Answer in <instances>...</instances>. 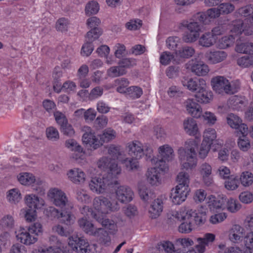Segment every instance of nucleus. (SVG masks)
<instances>
[{"label": "nucleus", "mask_w": 253, "mask_h": 253, "mask_svg": "<svg viewBox=\"0 0 253 253\" xmlns=\"http://www.w3.org/2000/svg\"><path fill=\"white\" fill-rule=\"evenodd\" d=\"M98 167L107 170V173L102 178H93L89 183L90 189L98 193H102L107 188L114 187V185L119 184L118 175L121 173V168L118 164L111 158L103 157L98 162Z\"/></svg>", "instance_id": "nucleus-1"}, {"label": "nucleus", "mask_w": 253, "mask_h": 253, "mask_svg": "<svg viewBox=\"0 0 253 253\" xmlns=\"http://www.w3.org/2000/svg\"><path fill=\"white\" fill-rule=\"evenodd\" d=\"M177 181L178 184L171 190L170 198L173 203L179 205L184 201L189 194L190 189L188 184L189 182V175L185 172L181 171L177 176Z\"/></svg>", "instance_id": "nucleus-2"}, {"label": "nucleus", "mask_w": 253, "mask_h": 253, "mask_svg": "<svg viewBox=\"0 0 253 253\" xmlns=\"http://www.w3.org/2000/svg\"><path fill=\"white\" fill-rule=\"evenodd\" d=\"M115 132L113 129L107 128L103 133L96 137L91 133H85L82 137L84 143L88 144L93 149H96L105 142H108L115 137Z\"/></svg>", "instance_id": "nucleus-3"}, {"label": "nucleus", "mask_w": 253, "mask_h": 253, "mask_svg": "<svg viewBox=\"0 0 253 253\" xmlns=\"http://www.w3.org/2000/svg\"><path fill=\"white\" fill-rule=\"evenodd\" d=\"M203 140L202 142L199 155L200 158L204 159L209 153L210 149L213 151L218 149L220 145L217 143L216 133L215 130L213 128H208L204 132Z\"/></svg>", "instance_id": "nucleus-4"}, {"label": "nucleus", "mask_w": 253, "mask_h": 253, "mask_svg": "<svg viewBox=\"0 0 253 253\" xmlns=\"http://www.w3.org/2000/svg\"><path fill=\"white\" fill-rule=\"evenodd\" d=\"M196 149H197V144L195 141H191L184 149H182L178 150L179 159L181 161H186L182 164L183 169L187 170L196 165Z\"/></svg>", "instance_id": "nucleus-5"}, {"label": "nucleus", "mask_w": 253, "mask_h": 253, "mask_svg": "<svg viewBox=\"0 0 253 253\" xmlns=\"http://www.w3.org/2000/svg\"><path fill=\"white\" fill-rule=\"evenodd\" d=\"M183 27L187 28L189 32L185 33L182 37V40L185 42H195L199 37V33L202 31L203 28L201 23L197 21H183L180 24Z\"/></svg>", "instance_id": "nucleus-6"}, {"label": "nucleus", "mask_w": 253, "mask_h": 253, "mask_svg": "<svg viewBox=\"0 0 253 253\" xmlns=\"http://www.w3.org/2000/svg\"><path fill=\"white\" fill-rule=\"evenodd\" d=\"M91 217L99 223H100L102 226L105 228V229L102 228H98V233L103 234V233H104L106 234V236H108L109 235H113L116 233L117 227L114 221L105 218L104 215L100 216L99 214L93 211L91 212ZM104 236H106V235H104Z\"/></svg>", "instance_id": "nucleus-7"}, {"label": "nucleus", "mask_w": 253, "mask_h": 253, "mask_svg": "<svg viewBox=\"0 0 253 253\" xmlns=\"http://www.w3.org/2000/svg\"><path fill=\"white\" fill-rule=\"evenodd\" d=\"M211 84L213 89L218 94L225 92L227 94H231L235 90V88L231 89L229 82L228 80L223 76H217L212 78Z\"/></svg>", "instance_id": "nucleus-8"}, {"label": "nucleus", "mask_w": 253, "mask_h": 253, "mask_svg": "<svg viewBox=\"0 0 253 253\" xmlns=\"http://www.w3.org/2000/svg\"><path fill=\"white\" fill-rule=\"evenodd\" d=\"M47 196L54 205L60 207L61 209L66 208L68 206V199L66 194L61 190L58 188H52L49 190Z\"/></svg>", "instance_id": "nucleus-9"}, {"label": "nucleus", "mask_w": 253, "mask_h": 253, "mask_svg": "<svg viewBox=\"0 0 253 253\" xmlns=\"http://www.w3.org/2000/svg\"><path fill=\"white\" fill-rule=\"evenodd\" d=\"M18 181L22 185H27L35 183L36 185H33V189L41 194L44 193L42 187L40 186L42 184V181L40 179H36L35 176L31 173L23 172L20 173L17 176Z\"/></svg>", "instance_id": "nucleus-10"}, {"label": "nucleus", "mask_w": 253, "mask_h": 253, "mask_svg": "<svg viewBox=\"0 0 253 253\" xmlns=\"http://www.w3.org/2000/svg\"><path fill=\"white\" fill-rule=\"evenodd\" d=\"M111 205L112 204L108 199L103 196H99L96 197L93 201V206L97 211H94L91 209L88 211L90 212L91 216L92 211L99 214L100 216L103 215L102 214H105L108 213L109 211H113Z\"/></svg>", "instance_id": "nucleus-11"}, {"label": "nucleus", "mask_w": 253, "mask_h": 253, "mask_svg": "<svg viewBox=\"0 0 253 253\" xmlns=\"http://www.w3.org/2000/svg\"><path fill=\"white\" fill-rule=\"evenodd\" d=\"M68 246L67 249L71 247L72 250L78 253H88L89 244L84 238H68Z\"/></svg>", "instance_id": "nucleus-12"}, {"label": "nucleus", "mask_w": 253, "mask_h": 253, "mask_svg": "<svg viewBox=\"0 0 253 253\" xmlns=\"http://www.w3.org/2000/svg\"><path fill=\"white\" fill-rule=\"evenodd\" d=\"M118 185H114L117 189L116 190V197L118 201L122 203H127L130 202L133 196V192L128 186H120Z\"/></svg>", "instance_id": "nucleus-13"}, {"label": "nucleus", "mask_w": 253, "mask_h": 253, "mask_svg": "<svg viewBox=\"0 0 253 253\" xmlns=\"http://www.w3.org/2000/svg\"><path fill=\"white\" fill-rule=\"evenodd\" d=\"M159 152L161 158L157 161L156 164L160 167H161L163 163L169 162L173 158V149L168 145H164L160 147Z\"/></svg>", "instance_id": "nucleus-14"}, {"label": "nucleus", "mask_w": 253, "mask_h": 253, "mask_svg": "<svg viewBox=\"0 0 253 253\" xmlns=\"http://www.w3.org/2000/svg\"><path fill=\"white\" fill-rule=\"evenodd\" d=\"M227 198L223 195H218L216 197L211 195L210 198L209 207L211 211L223 210L226 209Z\"/></svg>", "instance_id": "nucleus-15"}, {"label": "nucleus", "mask_w": 253, "mask_h": 253, "mask_svg": "<svg viewBox=\"0 0 253 253\" xmlns=\"http://www.w3.org/2000/svg\"><path fill=\"white\" fill-rule=\"evenodd\" d=\"M189 68L192 73L199 76H205L209 71L208 66L201 61L191 60Z\"/></svg>", "instance_id": "nucleus-16"}, {"label": "nucleus", "mask_w": 253, "mask_h": 253, "mask_svg": "<svg viewBox=\"0 0 253 253\" xmlns=\"http://www.w3.org/2000/svg\"><path fill=\"white\" fill-rule=\"evenodd\" d=\"M78 223L80 228L88 235L96 236L98 234V228H95L93 224L86 218H80Z\"/></svg>", "instance_id": "nucleus-17"}, {"label": "nucleus", "mask_w": 253, "mask_h": 253, "mask_svg": "<svg viewBox=\"0 0 253 253\" xmlns=\"http://www.w3.org/2000/svg\"><path fill=\"white\" fill-rule=\"evenodd\" d=\"M28 230V231L27 229L23 227H20L18 233L17 231H15L16 237H18L19 236H25L26 237H30L31 234H35L36 236H41L42 235V226L40 223L36 222L34 223V225L31 228H29Z\"/></svg>", "instance_id": "nucleus-18"}, {"label": "nucleus", "mask_w": 253, "mask_h": 253, "mask_svg": "<svg viewBox=\"0 0 253 253\" xmlns=\"http://www.w3.org/2000/svg\"><path fill=\"white\" fill-rule=\"evenodd\" d=\"M25 202L28 206L27 210H33L36 211V209L41 208L44 205V201L35 195H28L25 197Z\"/></svg>", "instance_id": "nucleus-19"}, {"label": "nucleus", "mask_w": 253, "mask_h": 253, "mask_svg": "<svg viewBox=\"0 0 253 253\" xmlns=\"http://www.w3.org/2000/svg\"><path fill=\"white\" fill-rule=\"evenodd\" d=\"M227 57V54L223 51H208L205 57L208 62L216 64L223 61Z\"/></svg>", "instance_id": "nucleus-20"}, {"label": "nucleus", "mask_w": 253, "mask_h": 253, "mask_svg": "<svg viewBox=\"0 0 253 253\" xmlns=\"http://www.w3.org/2000/svg\"><path fill=\"white\" fill-rule=\"evenodd\" d=\"M127 148L128 154L132 158L139 159L144 154L142 144L139 141L132 142Z\"/></svg>", "instance_id": "nucleus-21"}, {"label": "nucleus", "mask_w": 253, "mask_h": 253, "mask_svg": "<svg viewBox=\"0 0 253 253\" xmlns=\"http://www.w3.org/2000/svg\"><path fill=\"white\" fill-rule=\"evenodd\" d=\"M164 203L161 199H155L151 204L149 209V216L151 219L158 218L163 210Z\"/></svg>", "instance_id": "nucleus-22"}, {"label": "nucleus", "mask_w": 253, "mask_h": 253, "mask_svg": "<svg viewBox=\"0 0 253 253\" xmlns=\"http://www.w3.org/2000/svg\"><path fill=\"white\" fill-rule=\"evenodd\" d=\"M184 104L187 111L193 117L199 118L201 117L202 113V108L193 99H188Z\"/></svg>", "instance_id": "nucleus-23"}, {"label": "nucleus", "mask_w": 253, "mask_h": 253, "mask_svg": "<svg viewBox=\"0 0 253 253\" xmlns=\"http://www.w3.org/2000/svg\"><path fill=\"white\" fill-rule=\"evenodd\" d=\"M215 238H197L198 244L195 247V249H189L184 253H204L206 247L209 243L213 242Z\"/></svg>", "instance_id": "nucleus-24"}, {"label": "nucleus", "mask_w": 253, "mask_h": 253, "mask_svg": "<svg viewBox=\"0 0 253 253\" xmlns=\"http://www.w3.org/2000/svg\"><path fill=\"white\" fill-rule=\"evenodd\" d=\"M68 175L71 180L76 184L83 183L85 179V175L84 172L78 168L71 169Z\"/></svg>", "instance_id": "nucleus-25"}, {"label": "nucleus", "mask_w": 253, "mask_h": 253, "mask_svg": "<svg viewBox=\"0 0 253 253\" xmlns=\"http://www.w3.org/2000/svg\"><path fill=\"white\" fill-rule=\"evenodd\" d=\"M72 207L68 206L66 208H64L61 210L60 216L61 221L66 225L73 223L74 221L75 216L72 213Z\"/></svg>", "instance_id": "nucleus-26"}, {"label": "nucleus", "mask_w": 253, "mask_h": 253, "mask_svg": "<svg viewBox=\"0 0 253 253\" xmlns=\"http://www.w3.org/2000/svg\"><path fill=\"white\" fill-rule=\"evenodd\" d=\"M185 131L190 135H195L198 131V127L196 121L192 118H188L183 122Z\"/></svg>", "instance_id": "nucleus-27"}, {"label": "nucleus", "mask_w": 253, "mask_h": 253, "mask_svg": "<svg viewBox=\"0 0 253 253\" xmlns=\"http://www.w3.org/2000/svg\"><path fill=\"white\" fill-rule=\"evenodd\" d=\"M215 42V37L210 32L204 34L199 40V44L206 47H209L213 45Z\"/></svg>", "instance_id": "nucleus-28"}, {"label": "nucleus", "mask_w": 253, "mask_h": 253, "mask_svg": "<svg viewBox=\"0 0 253 253\" xmlns=\"http://www.w3.org/2000/svg\"><path fill=\"white\" fill-rule=\"evenodd\" d=\"M196 215V211L191 209H181L180 213L178 214L177 217L181 218L183 220H186L188 222H191V225H194V217Z\"/></svg>", "instance_id": "nucleus-29"}, {"label": "nucleus", "mask_w": 253, "mask_h": 253, "mask_svg": "<svg viewBox=\"0 0 253 253\" xmlns=\"http://www.w3.org/2000/svg\"><path fill=\"white\" fill-rule=\"evenodd\" d=\"M212 92L211 91H208L206 90V88L202 89V91H199V92H196V94L195 95L197 102L205 104L209 103L212 99Z\"/></svg>", "instance_id": "nucleus-30"}, {"label": "nucleus", "mask_w": 253, "mask_h": 253, "mask_svg": "<svg viewBox=\"0 0 253 253\" xmlns=\"http://www.w3.org/2000/svg\"><path fill=\"white\" fill-rule=\"evenodd\" d=\"M195 52L193 47L183 46L178 50H176L175 54L177 56L181 58H189L194 54Z\"/></svg>", "instance_id": "nucleus-31"}, {"label": "nucleus", "mask_w": 253, "mask_h": 253, "mask_svg": "<svg viewBox=\"0 0 253 253\" xmlns=\"http://www.w3.org/2000/svg\"><path fill=\"white\" fill-rule=\"evenodd\" d=\"M236 51L239 53L253 54V43L242 42L239 43L237 40Z\"/></svg>", "instance_id": "nucleus-32"}, {"label": "nucleus", "mask_w": 253, "mask_h": 253, "mask_svg": "<svg viewBox=\"0 0 253 253\" xmlns=\"http://www.w3.org/2000/svg\"><path fill=\"white\" fill-rule=\"evenodd\" d=\"M147 181L152 185L160 183L159 176L155 168L148 169L146 173Z\"/></svg>", "instance_id": "nucleus-33"}, {"label": "nucleus", "mask_w": 253, "mask_h": 253, "mask_svg": "<svg viewBox=\"0 0 253 253\" xmlns=\"http://www.w3.org/2000/svg\"><path fill=\"white\" fill-rule=\"evenodd\" d=\"M102 34L103 30L101 28H93L86 33L85 39L89 42H93L98 40Z\"/></svg>", "instance_id": "nucleus-34"}, {"label": "nucleus", "mask_w": 253, "mask_h": 253, "mask_svg": "<svg viewBox=\"0 0 253 253\" xmlns=\"http://www.w3.org/2000/svg\"><path fill=\"white\" fill-rule=\"evenodd\" d=\"M138 159L134 158H127L123 161L126 169L129 171H137L140 168Z\"/></svg>", "instance_id": "nucleus-35"}, {"label": "nucleus", "mask_w": 253, "mask_h": 253, "mask_svg": "<svg viewBox=\"0 0 253 253\" xmlns=\"http://www.w3.org/2000/svg\"><path fill=\"white\" fill-rule=\"evenodd\" d=\"M65 145L66 147L72 151L77 152L79 154L84 153L82 147L73 139H69L66 140Z\"/></svg>", "instance_id": "nucleus-36"}, {"label": "nucleus", "mask_w": 253, "mask_h": 253, "mask_svg": "<svg viewBox=\"0 0 253 253\" xmlns=\"http://www.w3.org/2000/svg\"><path fill=\"white\" fill-rule=\"evenodd\" d=\"M127 71L126 69L122 68L120 65L116 66L110 67L107 70V75L108 76L112 78H115L125 75Z\"/></svg>", "instance_id": "nucleus-37"}, {"label": "nucleus", "mask_w": 253, "mask_h": 253, "mask_svg": "<svg viewBox=\"0 0 253 253\" xmlns=\"http://www.w3.org/2000/svg\"><path fill=\"white\" fill-rule=\"evenodd\" d=\"M237 63L242 68L253 67V56L245 55L242 56L237 59Z\"/></svg>", "instance_id": "nucleus-38"}, {"label": "nucleus", "mask_w": 253, "mask_h": 253, "mask_svg": "<svg viewBox=\"0 0 253 253\" xmlns=\"http://www.w3.org/2000/svg\"><path fill=\"white\" fill-rule=\"evenodd\" d=\"M99 9L98 3L95 1H89L85 7V13L87 16L96 14Z\"/></svg>", "instance_id": "nucleus-39"}, {"label": "nucleus", "mask_w": 253, "mask_h": 253, "mask_svg": "<svg viewBox=\"0 0 253 253\" xmlns=\"http://www.w3.org/2000/svg\"><path fill=\"white\" fill-rule=\"evenodd\" d=\"M226 119L227 124L233 128H237L242 122V120L237 115L233 113L229 114Z\"/></svg>", "instance_id": "nucleus-40"}, {"label": "nucleus", "mask_w": 253, "mask_h": 253, "mask_svg": "<svg viewBox=\"0 0 253 253\" xmlns=\"http://www.w3.org/2000/svg\"><path fill=\"white\" fill-rule=\"evenodd\" d=\"M125 93L128 95L131 98L135 99L141 96L142 94V90L139 87L132 86L126 88V91Z\"/></svg>", "instance_id": "nucleus-41"}, {"label": "nucleus", "mask_w": 253, "mask_h": 253, "mask_svg": "<svg viewBox=\"0 0 253 253\" xmlns=\"http://www.w3.org/2000/svg\"><path fill=\"white\" fill-rule=\"evenodd\" d=\"M240 179L243 185L249 186L253 182V174L249 171H244L242 173Z\"/></svg>", "instance_id": "nucleus-42"}, {"label": "nucleus", "mask_w": 253, "mask_h": 253, "mask_svg": "<svg viewBox=\"0 0 253 253\" xmlns=\"http://www.w3.org/2000/svg\"><path fill=\"white\" fill-rule=\"evenodd\" d=\"M167 253H181V250L175 249L174 245L169 241H165L159 245Z\"/></svg>", "instance_id": "nucleus-43"}, {"label": "nucleus", "mask_w": 253, "mask_h": 253, "mask_svg": "<svg viewBox=\"0 0 253 253\" xmlns=\"http://www.w3.org/2000/svg\"><path fill=\"white\" fill-rule=\"evenodd\" d=\"M39 253H70V250L67 249V247L64 249V246L60 245L58 247H49L46 250H42Z\"/></svg>", "instance_id": "nucleus-44"}, {"label": "nucleus", "mask_w": 253, "mask_h": 253, "mask_svg": "<svg viewBox=\"0 0 253 253\" xmlns=\"http://www.w3.org/2000/svg\"><path fill=\"white\" fill-rule=\"evenodd\" d=\"M238 145L239 148L245 152L247 151L251 147L250 142L245 135L239 137Z\"/></svg>", "instance_id": "nucleus-45"}, {"label": "nucleus", "mask_w": 253, "mask_h": 253, "mask_svg": "<svg viewBox=\"0 0 253 253\" xmlns=\"http://www.w3.org/2000/svg\"><path fill=\"white\" fill-rule=\"evenodd\" d=\"M115 83L119 85L117 88V91L121 93H125L126 91V88L129 85V82L126 78H121L117 79Z\"/></svg>", "instance_id": "nucleus-46"}, {"label": "nucleus", "mask_w": 253, "mask_h": 253, "mask_svg": "<svg viewBox=\"0 0 253 253\" xmlns=\"http://www.w3.org/2000/svg\"><path fill=\"white\" fill-rule=\"evenodd\" d=\"M244 25V24L242 21L239 20L235 22L230 30L231 35H234L236 38L237 37L238 35L241 34Z\"/></svg>", "instance_id": "nucleus-47"}, {"label": "nucleus", "mask_w": 253, "mask_h": 253, "mask_svg": "<svg viewBox=\"0 0 253 253\" xmlns=\"http://www.w3.org/2000/svg\"><path fill=\"white\" fill-rule=\"evenodd\" d=\"M13 218L10 215L3 217L0 221V227L2 229H9L13 227Z\"/></svg>", "instance_id": "nucleus-48"}, {"label": "nucleus", "mask_w": 253, "mask_h": 253, "mask_svg": "<svg viewBox=\"0 0 253 253\" xmlns=\"http://www.w3.org/2000/svg\"><path fill=\"white\" fill-rule=\"evenodd\" d=\"M226 208L231 212H235L241 208V205L234 199H227Z\"/></svg>", "instance_id": "nucleus-49"}, {"label": "nucleus", "mask_w": 253, "mask_h": 253, "mask_svg": "<svg viewBox=\"0 0 253 253\" xmlns=\"http://www.w3.org/2000/svg\"><path fill=\"white\" fill-rule=\"evenodd\" d=\"M118 65H120L122 68L126 69V68H130L135 66L136 65V61L134 58H125L119 61Z\"/></svg>", "instance_id": "nucleus-50"}, {"label": "nucleus", "mask_w": 253, "mask_h": 253, "mask_svg": "<svg viewBox=\"0 0 253 253\" xmlns=\"http://www.w3.org/2000/svg\"><path fill=\"white\" fill-rule=\"evenodd\" d=\"M108 153L114 160L118 159L119 157L122 155L120 147L115 145H111L108 147Z\"/></svg>", "instance_id": "nucleus-51"}, {"label": "nucleus", "mask_w": 253, "mask_h": 253, "mask_svg": "<svg viewBox=\"0 0 253 253\" xmlns=\"http://www.w3.org/2000/svg\"><path fill=\"white\" fill-rule=\"evenodd\" d=\"M7 197L11 203L14 204L16 202H18L21 199V194L17 189H13L9 190Z\"/></svg>", "instance_id": "nucleus-52"}, {"label": "nucleus", "mask_w": 253, "mask_h": 253, "mask_svg": "<svg viewBox=\"0 0 253 253\" xmlns=\"http://www.w3.org/2000/svg\"><path fill=\"white\" fill-rule=\"evenodd\" d=\"M46 135L47 138L51 141H56L59 138L58 130L52 126L46 128Z\"/></svg>", "instance_id": "nucleus-53"}, {"label": "nucleus", "mask_w": 253, "mask_h": 253, "mask_svg": "<svg viewBox=\"0 0 253 253\" xmlns=\"http://www.w3.org/2000/svg\"><path fill=\"white\" fill-rule=\"evenodd\" d=\"M68 21L65 18L59 19L56 23V29L58 31L65 32L68 30Z\"/></svg>", "instance_id": "nucleus-54"}, {"label": "nucleus", "mask_w": 253, "mask_h": 253, "mask_svg": "<svg viewBox=\"0 0 253 253\" xmlns=\"http://www.w3.org/2000/svg\"><path fill=\"white\" fill-rule=\"evenodd\" d=\"M124 211L126 216L131 218L137 215V208L132 205H128L124 208Z\"/></svg>", "instance_id": "nucleus-55"}, {"label": "nucleus", "mask_w": 253, "mask_h": 253, "mask_svg": "<svg viewBox=\"0 0 253 253\" xmlns=\"http://www.w3.org/2000/svg\"><path fill=\"white\" fill-rule=\"evenodd\" d=\"M196 79H193L188 77H183L181 80V83L183 86H186L189 90L194 91L195 90V85L196 84Z\"/></svg>", "instance_id": "nucleus-56"}, {"label": "nucleus", "mask_w": 253, "mask_h": 253, "mask_svg": "<svg viewBox=\"0 0 253 253\" xmlns=\"http://www.w3.org/2000/svg\"><path fill=\"white\" fill-rule=\"evenodd\" d=\"M77 199L78 201L82 204H87L91 202L89 195L83 190L77 192Z\"/></svg>", "instance_id": "nucleus-57"}, {"label": "nucleus", "mask_w": 253, "mask_h": 253, "mask_svg": "<svg viewBox=\"0 0 253 253\" xmlns=\"http://www.w3.org/2000/svg\"><path fill=\"white\" fill-rule=\"evenodd\" d=\"M220 14H228L232 12L235 8L233 4L230 3H223L218 6Z\"/></svg>", "instance_id": "nucleus-58"}, {"label": "nucleus", "mask_w": 253, "mask_h": 253, "mask_svg": "<svg viewBox=\"0 0 253 253\" xmlns=\"http://www.w3.org/2000/svg\"><path fill=\"white\" fill-rule=\"evenodd\" d=\"M85 43L82 46L81 53H84L86 56H89L94 49L93 42H89L85 40Z\"/></svg>", "instance_id": "nucleus-59"}, {"label": "nucleus", "mask_w": 253, "mask_h": 253, "mask_svg": "<svg viewBox=\"0 0 253 253\" xmlns=\"http://www.w3.org/2000/svg\"><path fill=\"white\" fill-rule=\"evenodd\" d=\"M194 217V225H200L203 224L206 220V213L205 211L196 212V215Z\"/></svg>", "instance_id": "nucleus-60"}, {"label": "nucleus", "mask_w": 253, "mask_h": 253, "mask_svg": "<svg viewBox=\"0 0 253 253\" xmlns=\"http://www.w3.org/2000/svg\"><path fill=\"white\" fill-rule=\"evenodd\" d=\"M54 116L56 122L60 126V127L68 123L65 116L59 111L55 112L54 113Z\"/></svg>", "instance_id": "nucleus-61"}, {"label": "nucleus", "mask_w": 253, "mask_h": 253, "mask_svg": "<svg viewBox=\"0 0 253 253\" xmlns=\"http://www.w3.org/2000/svg\"><path fill=\"white\" fill-rule=\"evenodd\" d=\"M61 132L67 136L72 137L75 134V131L72 126L68 123L60 127Z\"/></svg>", "instance_id": "nucleus-62"}, {"label": "nucleus", "mask_w": 253, "mask_h": 253, "mask_svg": "<svg viewBox=\"0 0 253 253\" xmlns=\"http://www.w3.org/2000/svg\"><path fill=\"white\" fill-rule=\"evenodd\" d=\"M238 13L244 17L251 15L253 13V4H248L239 8Z\"/></svg>", "instance_id": "nucleus-63"}, {"label": "nucleus", "mask_w": 253, "mask_h": 253, "mask_svg": "<svg viewBox=\"0 0 253 253\" xmlns=\"http://www.w3.org/2000/svg\"><path fill=\"white\" fill-rule=\"evenodd\" d=\"M101 21L100 19L95 16L89 18L86 21V25L90 29L100 28L99 25L100 24Z\"/></svg>", "instance_id": "nucleus-64"}]
</instances>
